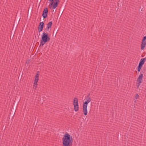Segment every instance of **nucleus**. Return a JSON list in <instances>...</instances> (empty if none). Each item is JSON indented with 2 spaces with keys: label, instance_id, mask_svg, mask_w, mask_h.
<instances>
[{
  "label": "nucleus",
  "instance_id": "nucleus-7",
  "mask_svg": "<svg viewBox=\"0 0 146 146\" xmlns=\"http://www.w3.org/2000/svg\"><path fill=\"white\" fill-rule=\"evenodd\" d=\"M143 77V74H140L137 80L136 86L137 88L139 87L142 82Z\"/></svg>",
  "mask_w": 146,
  "mask_h": 146
},
{
  "label": "nucleus",
  "instance_id": "nucleus-5",
  "mask_svg": "<svg viewBox=\"0 0 146 146\" xmlns=\"http://www.w3.org/2000/svg\"><path fill=\"white\" fill-rule=\"evenodd\" d=\"M39 72H37L36 74L35 78V80L33 83V88L35 90H36L37 88V82L39 80Z\"/></svg>",
  "mask_w": 146,
  "mask_h": 146
},
{
  "label": "nucleus",
  "instance_id": "nucleus-1",
  "mask_svg": "<svg viewBox=\"0 0 146 146\" xmlns=\"http://www.w3.org/2000/svg\"><path fill=\"white\" fill-rule=\"evenodd\" d=\"M63 146H72L73 143L72 137L68 133H66L62 139Z\"/></svg>",
  "mask_w": 146,
  "mask_h": 146
},
{
  "label": "nucleus",
  "instance_id": "nucleus-8",
  "mask_svg": "<svg viewBox=\"0 0 146 146\" xmlns=\"http://www.w3.org/2000/svg\"><path fill=\"white\" fill-rule=\"evenodd\" d=\"M146 60V58H142L141 59L140 62L139 63V65L138 66V71L140 72L142 66L144 64L145 61Z\"/></svg>",
  "mask_w": 146,
  "mask_h": 146
},
{
  "label": "nucleus",
  "instance_id": "nucleus-6",
  "mask_svg": "<svg viewBox=\"0 0 146 146\" xmlns=\"http://www.w3.org/2000/svg\"><path fill=\"white\" fill-rule=\"evenodd\" d=\"M78 99L76 98H74L73 101V105L74 106V110L75 111H77L79 110V105Z\"/></svg>",
  "mask_w": 146,
  "mask_h": 146
},
{
  "label": "nucleus",
  "instance_id": "nucleus-11",
  "mask_svg": "<svg viewBox=\"0 0 146 146\" xmlns=\"http://www.w3.org/2000/svg\"><path fill=\"white\" fill-rule=\"evenodd\" d=\"M44 25V23L43 22H41L40 23L38 29L39 32L42 31Z\"/></svg>",
  "mask_w": 146,
  "mask_h": 146
},
{
  "label": "nucleus",
  "instance_id": "nucleus-10",
  "mask_svg": "<svg viewBox=\"0 0 146 146\" xmlns=\"http://www.w3.org/2000/svg\"><path fill=\"white\" fill-rule=\"evenodd\" d=\"M48 12V9L47 8L44 9L42 14V16L44 18H46L47 17Z\"/></svg>",
  "mask_w": 146,
  "mask_h": 146
},
{
  "label": "nucleus",
  "instance_id": "nucleus-3",
  "mask_svg": "<svg viewBox=\"0 0 146 146\" xmlns=\"http://www.w3.org/2000/svg\"><path fill=\"white\" fill-rule=\"evenodd\" d=\"M91 100V99L90 97L88 96L86 101L83 103V110L84 114L85 115H86L88 113L87 106L88 104L90 102Z\"/></svg>",
  "mask_w": 146,
  "mask_h": 146
},
{
  "label": "nucleus",
  "instance_id": "nucleus-4",
  "mask_svg": "<svg viewBox=\"0 0 146 146\" xmlns=\"http://www.w3.org/2000/svg\"><path fill=\"white\" fill-rule=\"evenodd\" d=\"M50 2V5L51 7H52L53 9H55L58 6L59 2V0H48Z\"/></svg>",
  "mask_w": 146,
  "mask_h": 146
},
{
  "label": "nucleus",
  "instance_id": "nucleus-12",
  "mask_svg": "<svg viewBox=\"0 0 146 146\" xmlns=\"http://www.w3.org/2000/svg\"><path fill=\"white\" fill-rule=\"evenodd\" d=\"M52 23L51 22H49L47 25V27H46V29H47V31H48V30L50 28L51 26H52Z\"/></svg>",
  "mask_w": 146,
  "mask_h": 146
},
{
  "label": "nucleus",
  "instance_id": "nucleus-13",
  "mask_svg": "<svg viewBox=\"0 0 146 146\" xmlns=\"http://www.w3.org/2000/svg\"><path fill=\"white\" fill-rule=\"evenodd\" d=\"M139 95L138 94H136L135 96V99H138L139 98Z\"/></svg>",
  "mask_w": 146,
  "mask_h": 146
},
{
  "label": "nucleus",
  "instance_id": "nucleus-9",
  "mask_svg": "<svg viewBox=\"0 0 146 146\" xmlns=\"http://www.w3.org/2000/svg\"><path fill=\"white\" fill-rule=\"evenodd\" d=\"M146 45V36H144L141 45V48L143 50Z\"/></svg>",
  "mask_w": 146,
  "mask_h": 146
},
{
  "label": "nucleus",
  "instance_id": "nucleus-2",
  "mask_svg": "<svg viewBox=\"0 0 146 146\" xmlns=\"http://www.w3.org/2000/svg\"><path fill=\"white\" fill-rule=\"evenodd\" d=\"M50 40V38L48 36V34L47 33L43 32L41 35V40L40 43V45L43 46Z\"/></svg>",
  "mask_w": 146,
  "mask_h": 146
}]
</instances>
